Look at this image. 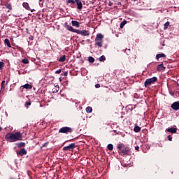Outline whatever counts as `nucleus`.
Returning <instances> with one entry per match:
<instances>
[{"label":"nucleus","mask_w":179,"mask_h":179,"mask_svg":"<svg viewBox=\"0 0 179 179\" xmlns=\"http://www.w3.org/2000/svg\"><path fill=\"white\" fill-rule=\"evenodd\" d=\"M5 138L8 142H17V141H22L23 134L20 132L8 133Z\"/></svg>","instance_id":"f257e3e1"},{"label":"nucleus","mask_w":179,"mask_h":179,"mask_svg":"<svg viewBox=\"0 0 179 179\" xmlns=\"http://www.w3.org/2000/svg\"><path fill=\"white\" fill-rule=\"evenodd\" d=\"M117 149L119 150L118 153L121 155V156H131V155H132L131 149L124 145V143L118 144Z\"/></svg>","instance_id":"f03ea898"},{"label":"nucleus","mask_w":179,"mask_h":179,"mask_svg":"<svg viewBox=\"0 0 179 179\" xmlns=\"http://www.w3.org/2000/svg\"><path fill=\"white\" fill-rule=\"evenodd\" d=\"M103 38H104V36H103V34H97L95 38V45L101 48V47H103Z\"/></svg>","instance_id":"7ed1b4c3"},{"label":"nucleus","mask_w":179,"mask_h":179,"mask_svg":"<svg viewBox=\"0 0 179 179\" xmlns=\"http://www.w3.org/2000/svg\"><path fill=\"white\" fill-rule=\"evenodd\" d=\"M73 129L72 127H64L59 129V134H72Z\"/></svg>","instance_id":"20e7f679"},{"label":"nucleus","mask_w":179,"mask_h":179,"mask_svg":"<svg viewBox=\"0 0 179 179\" xmlns=\"http://www.w3.org/2000/svg\"><path fill=\"white\" fill-rule=\"evenodd\" d=\"M155 82H157V78L153 77L152 78L147 79L144 85L145 87H148V86H150V85H152V83H155Z\"/></svg>","instance_id":"39448f33"},{"label":"nucleus","mask_w":179,"mask_h":179,"mask_svg":"<svg viewBox=\"0 0 179 179\" xmlns=\"http://www.w3.org/2000/svg\"><path fill=\"white\" fill-rule=\"evenodd\" d=\"M76 148V145L75 143H71L68 146L64 147L63 150H65L66 152H71V150H73Z\"/></svg>","instance_id":"423d86ee"},{"label":"nucleus","mask_w":179,"mask_h":179,"mask_svg":"<svg viewBox=\"0 0 179 179\" xmlns=\"http://www.w3.org/2000/svg\"><path fill=\"white\" fill-rule=\"evenodd\" d=\"M77 34H80L81 36H90V32L87 30H79L77 29Z\"/></svg>","instance_id":"0eeeda50"},{"label":"nucleus","mask_w":179,"mask_h":179,"mask_svg":"<svg viewBox=\"0 0 179 179\" xmlns=\"http://www.w3.org/2000/svg\"><path fill=\"white\" fill-rule=\"evenodd\" d=\"M65 27H66L67 30H69V31H72L73 33H77L78 31V29H73L72 26L68 24V22L65 23Z\"/></svg>","instance_id":"6e6552de"},{"label":"nucleus","mask_w":179,"mask_h":179,"mask_svg":"<svg viewBox=\"0 0 179 179\" xmlns=\"http://www.w3.org/2000/svg\"><path fill=\"white\" fill-rule=\"evenodd\" d=\"M171 107L173 110H175V111H178V110H179V101L173 102Z\"/></svg>","instance_id":"1a4fd4ad"},{"label":"nucleus","mask_w":179,"mask_h":179,"mask_svg":"<svg viewBox=\"0 0 179 179\" xmlns=\"http://www.w3.org/2000/svg\"><path fill=\"white\" fill-rule=\"evenodd\" d=\"M166 131L169 134H177V127H169L166 129Z\"/></svg>","instance_id":"9d476101"},{"label":"nucleus","mask_w":179,"mask_h":179,"mask_svg":"<svg viewBox=\"0 0 179 179\" xmlns=\"http://www.w3.org/2000/svg\"><path fill=\"white\" fill-rule=\"evenodd\" d=\"M17 155H19V156H24V155H27V151H26L24 148H22L17 152Z\"/></svg>","instance_id":"9b49d317"},{"label":"nucleus","mask_w":179,"mask_h":179,"mask_svg":"<svg viewBox=\"0 0 179 179\" xmlns=\"http://www.w3.org/2000/svg\"><path fill=\"white\" fill-rule=\"evenodd\" d=\"M22 87V89H27V90L29 89V90H31V89H33V85H31L29 83H27V84L21 86V88Z\"/></svg>","instance_id":"f8f14e48"},{"label":"nucleus","mask_w":179,"mask_h":179,"mask_svg":"<svg viewBox=\"0 0 179 179\" xmlns=\"http://www.w3.org/2000/svg\"><path fill=\"white\" fill-rule=\"evenodd\" d=\"M71 24L74 27H78V28L80 27V24L78 21H73V20L71 21Z\"/></svg>","instance_id":"ddd939ff"},{"label":"nucleus","mask_w":179,"mask_h":179,"mask_svg":"<svg viewBox=\"0 0 179 179\" xmlns=\"http://www.w3.org/2000/svg\"><path fill=\"white\" fill-rule=\"evenodd\" d=\"M4 43L6 45H7V47H8V48H12V45H10V41H9V39L8 38L5 39Z\"/></svg>","instance_id":"4468645a"},{"label":"nucleus","mask_w":179,"mask_h":179,"mask_svg":"<svg viewBox=\"0 0 179 179\" xmlns=\"http://www.w3.org/2000/svg\"><path fill=\"white\" fill-rule=\"evenodd\" d=\"M77 8L80 10H82V8H83V5L82 4V1H77Z\"/></svg>","instance_id":"2eb2a0df"},{"label":"nucleus","mask_w":179,"mask_h":179,"mask_svg":"<svg viewBox=\"0 0 179 179\" xmlns=\"http://www.w3.org/2000/svg\"><path fill=\"white\" fill-rule=\"evenodd\" d=\"M157 71H164V69H166V67H164L163 64H159L157 66Z\"/></svg>","instance_id":"dca6fc26"},{"label":"nucleus","mask_w":179,"mask_h":179,"mask_svg":"<svg viewBox=\"0 0 179 179\" xmlns=\"http://www.w3.org/2000/svg\"><path fill=\"white\" fill-rule=\"evenodd\" d=\"M23 8H25L27 10H30V6H29V3L27 2H24L22 3Z\"/></svg>","instance_id":"f3484780"},{"label":"nucleus","mask_w":179,"mask_h":179,"mask_svg":"<svg viewBox=\"0 0 179 179\" xmlns=\"http://www.w3.org/2000/svg\"><path fill=\"white\" fill-rule=\"evenodd\" d=\"M164 57H166V55H164V53L157 54L156 55V59L159 60V58H164Z\"/></svg>","instance_id":"a211bd4d"},{"label":"nucleus","mask_w":179,"mask_h":179,"mask_svg":"<svg viewBox=\"0 0 179 179\" xmlns=\"http://www.w3.org/2000/svg\"><path fill=\"white\" fill-rule=\"evenodd\" d=\"M66 59V56L64 55L62 56L58 61L59 62H65Z\"/></svg>","instance_id":"6ab92c4d"},{"label":"nucleus","mask_w":179,"mask_h":179,"mask_svg":"<svg viewBox=\"0 0 179 179\" xmlns=\"http://www.w3.org/2000/svg\"><path fill=\"white\" fill-rule=\"evenodd\" d=\"M17 148H19L20 149V148H24V146H26V143L21 142L17 144Z\"/></svg>","instance_id":"aec40b11"},{"label":"nucleus","mask_w":179,"mask_h":179,"mask_svg":"<svg viewBox=\"0 0 179 179\" xmlns=\"http://www.w3.org/2000/svg\"><path fill=\"white\" fill-rule=\"evenodd\" d=\"M170 26V22H166L164 24V30H167V29H169V27Z\"/></svg>","instance_id":"412c9836"},{"label":"nucleus","mask_w":179,"mask_h":179,"mask_svg":"<svg viewBox=\"0 0 179 179\" xmlns=\"http://www.w3.org/2000/svg\"><path fill=\"white\" fill-rule=\"evenodd\" d=\"M141 128L139 126H135L134 131V132L138 133V132H141Z\"/></svg>","instance_id":"4be33fe9"},{"label":"nucleus","mask_w":179,"mask_h":179,"mask_svg":"<svg viewBox=\"0 0 179 179\" xmlns=\"http://www.w3.org/2000/svg\"><path fill=\"white\" fill-rule=\"evenodd\" d=\"M99 61L100 62H104V61H106V56L102 55L99 58Z\"/></svg>","instance_id":"5701e85b"},{"label":"nucleus","mask_w":179,"mask_h":179,"mask_svg":"<svg viewBox=\"0 0 179 179\" xmlns=\"http://www.w3.org/2000/svg\"><path fill=\"white\" fill-rule=\"evenodd\" d=\"M85 110H86V113H89L93 111V108H92V107L90 106H87Z\"/></svg>","instance_id":"b1692460"},{"label":"nucleus","mask_w":179,"mask_h":179,"mask_svg":"<svg viewBox=\"0 0 179 179\" xmlns=\"http://www.w3.org/2000/svg\"><path fill=\"white\" fill-rule=\"evenodd\" d=\"M126 23H127V20L122 21V22L120 23V29H123V28H124V26L125 25Z\"/></svg>","instance_id":"393cba45"},{"label":"nucleus","mask_w":179,"mask_h":179,"mask_svg":"<svg viewBox=\"0 0 179 179\" xmlns=\"http://www.w3.org/2000/svg\"><path fill=\"white\" fill-rule=\"evenodd\" d=\"M88 61H89V62H90L91 64H93V62H94V59L93 58V57L90 56V57H88Z\"/></svg>","instance_id":"a878e982"},{"label":"nucleus","mask_w":179,"mask_h":179,"mask_svg":"<svg viewBox=\"0 0 179 179\" xmlns=\"http://www.w3.org/2000/svg\"><path fill=\"white\" fill-rule=\"evenodd\" d=\"M108 150H113V149H114V146L113 145V144H108L107 146Z\"/></svg>","instance_id":"bb28decb"},{"label":"nucleus","mask_w":179,"mask_h":179,"mask_svg":"<svg viewBox=\"0 0 179 179\" xmlns=\"http://www.w3.org/2000/svg\"><path fill=\"white\" fill-rule=\"evenodd\" d=\"M6 7L7 9H9L10 10H12V4H10V3H7V4L6 5Z\"/></svg>","instance_id":"cd10ccee"},{"label":"nucleus","mask_w":179,"mask_h":179,"mask_svg":"<svg viewBox=\"0 0 179 179\" xmlns=\"http://www.w3.org/2000/svg\"><path fill=\"white\" fill-rule=\"evenodd\" d=\"M5 66V63L3 62H0V69L2 70L3 69V67Z\"/></svg>","instance_id":"c85d7f7f"},{"label":"nucleus","mask_w":179,"mask_h":179,"mask_svg":"<svg viewBox=\"0 0 179 179\" xmlns=\"http://www.w3.org/2000/svg\"><path fill=\"white\" fill-rule=\"evenodd\" d=\"M22 64H29V59H23L22 60Z\"/></svg>","instance_id":"c756f323"},{"label":"nucleus","mask_w":179,"mask_h":179,"mask_svg":"<svg viewBox=\"0 0 179 179\" xmlns=\"http://www.w3.org/2000/svg\"><path fill=\"white\" fill-rule=\"evenodd\" d=\"M29 106H31V102L30 101H27L24 105V106L27 108L29 107Z\"/></svg>","instance_id":"7c9ffc66"},{"label":"nucleus","mask_w":179,"mask_h":179,"mask_svg":"<svg viewBox=\"0 0 179 179\" xmlns=\"http://www.w3.org/2000/svg\"><path fill=\"white\" fill-rule=\"evenodd\" d=\"M67 3H75V0H68Z\"/></svg>","instance_id":"2f4dec72"},{"label":"nucleus","mask_w":179,"mask_h":179,"mask_svg":"<svg viewBox=\"0 0 179 179\" xmlns=\"http://www.w3.org/2000/svg\"><path fill=\"white\" fill-rule=\"evenodd\" d=\"M4 85H5V80H3V81L1 82V89H5Z\"/></svg>","instance_id":"473e14b6"},{"label":"nucleus","mask_w":179,"mask_h":179,"mask_svg":"<svg viewBox=\"0 0 179 179\" xmlns=\"http://www.w3.org/2000/svg\"><path fill=\"white\" fill-rule=\"evenodd\" d=\"M61 72H62V69H59L55 71V73L59 75V73H61Z\"/></svg>","instance_id":"72a5a7b5"},{"label":"nucleus","mask_w":179,"mask_h":179,"mask_svg":"<svg viewBox=\"0 0 179 179\" xmlns=\"http://www.w3.org/2000/svg\"><path fill=\"white\" fill-rule=\"evenodd\" d=\"M167 138L170 141H173V137H171L170 135L167 136Z\"/></svg>","instance_id":"f704fd0d"},{"label":"nucleus","mask_w":179,"mask_h":179,"mask_svg":"<svg viewBox=\"0 0 179 179\" xmlns=\"http://www.w3.org/2000/svg\"><path fill=\"white\" fill-rule=\"evenodd\" d=\"M95 87L96 89H99L100 87V84H96Z\"/></svg>","instance_id":"c9c22d12"},{"label":"nucleus","mask_w":179,"mask_h":179,"mask_svg":"<svg viewBox=\"0 0 179 179\" xmlns=\"http://www.w3.org/2000/svg\"><path fill=\"white\" fill-rule=\"evenodd\" d=\"M47 145H48V142L45 143L43 145L42 148H45V146H47Z\"/></svg>","instance_id":"e433bc0d"},{"label":"nucleus","mask_w":179,"mask_h":179,"mask_svg":"<svg viewBox=\"0 0 179 179\" xmlns=\"http://www.w3.org/2000/svg\"><path fill=\"white\" fill-rule=\"evenodd\" d=\"M135 150H137V152H139V146H136Z\"/></svg>","instance_id":"4c0bfd02"},{"label":"nucleus","mask_w":179,"mask_h":179,"mask_svg":"<svg viewBox=\"0 0 179 179\" xmlns=\"http://www.w3.org/2000/svg\"><path fill=\"white\" fill-rule=\"evenodd\" d=\"M64 76H68V72H64Z\"/></svg>","instance_id":"58836bf2"},{"label":"nucleus","mask_w":179,"mask_h":179,"mask_svg":"<svg viewBox=\"0 0 179 179\" xmlns=\"http://www.w3.org/2000/svg\"><path fill=\"white\" fill-rule=\"evenodd\" d=\"M111 5H113V3H111V1H110L108 6H111Z\"/></svg>","instance_id":"ea45409f"},{"label":"nucleus","mask_w":179,"mask_h":179,"mask_svg":"<svg viewBox=\"0 0 179 179\" xmlns=\"http://www.w3.org/2000/svg\"><path fill=\"white\" fill-rule=\"evenodd\" d=\"M74 1H75V2H80V0H75Z\"/></svg>","instance_id":"a19ab883"},{"label":"nucleus","mask_w":179,"mask_h":179,"mask_svg":"<svg viewBox=\"0 0 179 179\" xmlns=\"http://www.w3.org/2000/svg\"><path fill=\"white\" fill-rule=\"evenodd\" d=\"M1 131H2V127H0V132H1Z\"/></svg>","instance_id":"79ce46f5"},{"label":"nucleus","mask_w":179,"mask_h":179,"mask_svg":"<svg viewBox=\"0 0 179 179\" xmlns=\"http://www.w3.org/2000/svg\"><path fill=\"white\" fill-rule=\"evenodd\" d=\"M134 1H138V0H134Z\"/></svg>","instance_id":"37998d69"}]
</instances>
